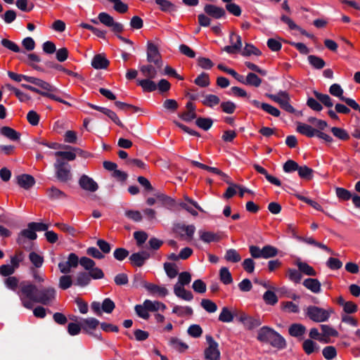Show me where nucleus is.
I'll return each instance as SVG.
<instances>
[{
    "label": "nucleus",
    "instance_id": "obj_39",
    "mask_svg": "<svg viewBox=\"0 0 360 360\" xmlns=\"http://www.w3.org/2000/svg\"><path fill=\"white\" fill-rule=\"evenodd\" d=\"M163 266L167 276L169 278H174L179 274L177 266L175 263L165 262Z\"/></svg>",
    "mask_w": 360,
    "mask_h": 360
},
{
    "label": "nucleus",
    "instance_id": "obj_2",
    "mask_svg": "<svg viewBox=\"0 0 360 360\" xmlns=\"http://www.w3.org/2000/svg\"><path fill=\"white\" fill-rule=\"evenodd\" d=\"M257 339L261 342L269 343L278 349H283L287 345L285 338L269 326H263L258 330Z\"/></svg>",
    "mask_w": 360,
    "mask_h": 360
},
{
    "label": "nucleus",
    "instance_id": "obj_26",
    "mask_svg": "<svg viewBox=\"0 0 360 360\" xmlns=\"http://www.w3.org/2000/svg\"><path fill=\"white\" fill-rule=\"evenodd\" d=\"M0 133L2 136L8 138L13 141H18L20 139V133L18 132L13 128L7 126L2 127L0 129Z\"/></svg>",
    "mask_w": 360,
    "mask_h": 360
},
{
    "label": "nucleus",
    "instance_id": "obj_6",
    "mask_svg": "<svg viewBox=\"0 0 360 360\" xmlns=\"http://www.w3.org/2000/svg\"><path fill=\"white\" fill-rule=\"evenodd\" d=\"M37 238V233L30 227V224H27V229L22 230L17 238V243L26 250L32 249V243L30 240H34Z\"/></svg>",
    "mask_w": 360,
    "mask_h": 360
},
{
    "label": "nucleus",
    "instance_id": "obj_27",
    "mask_svg": "<svg viewBox=\"0 0 360 360\" xmlns=\"http://www.w3.org/2000/svg\"><path fill=\"white\" fill-rule=\"evenodd\" d=\"M303 285L311 290L314 293H319L321 292V284L316 278H306L303 283Z\"/></svg>",
    "mask_w": 360,
    "mask_h": 360
},
{
    "label": "nucleus",
    "instance_id": "obj_17",
    "mask_svg": "<svg viewBox=\"0 0 360 360\" xmlns=\"http://www.w3.org/2000/svg\"><path fill=\"white\" fill-rule=\"evenodd\" d=\"M30 80H31L30 81L31 84H33L40 87L41 89L44 90V92H49V93L53 94L54 92L58 91V89L56 87L52 86L49 82L44 81L41 79L32 77V79Z\"/></svg>",
    "mask_w": 360,
    "mask_h": 360
},
{
    "label": "nucleus",
    "instance_id": "obj_50",
    "mask_svg": "<svg viewBox=\"0 0 360 360\" xmlns=\"http://www.w3.org/2000/svg\"><path fill=\"white\" fill-rule=\"evenodd\" d=\"M233 314L227 307H223L219 316V321L224 323H230L233 321Z\"/></svg>",
    "mask_w": 360,
    "mask_h": 360
},
{
    "label": "nucleus",
    "instance_id": "obj_31",
    "mask_svg": "<svg viewBox=\"0 0 360 360\" xmlns=\"http://www.w3.org/2000/svg\"><path fill=\"white\" fill-rule=\"evenodd\" d=\"M152 79L146 77L144 79L137 80V84L144 91L153 92L157 89V84Z\"/></svg>",
    "mask_w": 360,
    "mask_h": 360
},
{
    "label": "nucleus",
    "instance_id": "obj_36",
    "mask_svg": "<svg viewBox=\"0 0 360 360\" xmlns=\"http://www.w3.org/2000/svg\"><path fill=\"white\" fill-rule=\"evenodd\" d=\"M140 71L147 78L155 79L158 75V70L152 65H143L140 67Z\"/></svg>",
    "mask_w": 360,
    "mask_h": 360
},
{
    "label": "nucleus",
    "instance_id": "obj_62",
    "mask_svg": "<svg viewBox=\"0 0 360 360\" xmlns=\"http://www.w3.org/2000/svg\"><path fill=\"white\" fill-rule=\"evenodd\" d=\"M155 195L165 206L172 207L174 205V200L171 197L161 193H157Z\"/></svg>",
    "mask_w": 360,
    "mask_h": 360
},
{
    "label": "nucleus",
    "instance_id": "obj_20",
    "mask_svg": "<svg viewBox=\"0 0 360 360\" xmlns=\"http://www.w3.org/2000/svg\"><path fill=\"white\" fill-rule=\"evenodd\" d=\"M20 60L25 63H27L28 65H30V67H32L34 70H37V71H39V72H44V70L34 64V63H39L41 62V58L40 57L37 55L36 53H28L27 54V59L25 60L22 57H20Z\"/></svg>",
    "mask_w": 360,
    "mask_h": 360
},
{
    "label": "nucleus",
    "instance_id": "obj_45",
    "mask_svg": "<svg viewBox=\"0 0 360 360\" xmlns=\"http://www.w3.org/2000/svg\"><path fill=\"white\" fill-rule=\"evenodd\" d=\"M202 103L209 108H213L214 106L220 103V98L219 96L214 94H207L205 96Z\"/></svg>",
    "mask_w": 360,
    "mask_h": 360
},
{
    "label": "nucleus",
    "instance_id": "obj_23",
    "mask_svg": "<svg viewBox=\"0 0 360 360\" xmlns=\"http://www.w3.org/2000/svg\"><path fill=\"white\" fill-rule=\"evenodd\" d=\"M200 239L205 243H210L212 242H219L221 237L218 233L200 230L199 232Z\"/></svg>",
    "mask_w": 360,
    "mask_h": 360
},
{
    "label": "nucleus",
    "instance_id": "obj_18",
    "mask_svg": "<svg viewBox=\"0 0 360 360\" xmlns=\"http://www.w3.org/2000/svg\"><path fill=\"white\" fill-rule=\"evenodd\" d=\"M17 183L20 187L28 190L34 185L35 180L32 175L24 174L17 176Z\"/></svg>",
    "mask_w": 360,
    "mask_h": 360
},
{
    "label": "nucleus",
    "instance_id": "obj_3",
    "mask_svg": "<svg viewBox=\"0 0 360 360\" xmlns=\"http://www.w3.org/2000/svg\"><path fill=\"white\" fill-rule=\"evenodd\" d=\"M203 10L205 13H200L198 15V24L201 27H209L211 24V18L219 20L224 18L226 15L224 8L214 4H205Z\"/></svg>",
    "mask_w": 360,
    "mask_h": 360
},
{
    "label": "nucleus",
    "instance_id": "obj_19",
    "mask_svg": "<svg viewBox=\"0 0 360 360\" xmlns=\"http://www.w3.org/2000/svg\"><path fill=\"white\" fill-rule=\"evenodd\" d=\"M110 61L102 54H96L91 60V65L96 70L106 69Z\"/></svg>",
    "mask_w": 360,
    "mask_h": 360
},
{
    "label": "nucleus",
    "instance_id": "obj_44",
    "mask_svg": "<svg viewBox=\"0 0 360 360\" xmlns=\"http://www.w3.org/2000/svg\"><path fill=\"white\" fill-rule=\"evenodd\" d=\"M262 84V79L253 72H249L245 77V85L258 87Z\"/></svg>",
    "mask_w": 360,
    "mask_h": 360
},
{
    "label": "nucleus",
    "instance_id": "obj_1",
    "mask_svg": "<svg viewBox=\"0 0 360 360\" xmlns=\"http://www.w3.org/2000/svg\"><path fill=\"white\" fill-rule=\"evenodd\" d=\"M21 291L27 298L34 302L48 305L56 299V292L54 288H38L30 281L21 282Z\"/></svg>",
    "mask_w": 360,
    "mask_h": 360
},
{
    "label": "nucleus",
    "instance_id": "obj_10",
    "mask_svg": "<svg viewBox=\"0 0 360 360\" xmlns=\"http://www.w3.org/2000/svg\"><path fill=\"white\" fill-rule=\"evenodd\" d=\"M79 263V259L75 253H70L68 257L66 262H61L58 263V268L61 273L67 274L70 273L71 268H76Z\"/></svg>",
    "mask_w": 360,
    "mask_h": 360
},
{
    "label": "nucleus",
    "instance_id": "obj_41",
    "mask_svg": "<svg viewBox=\"0 0 360 360\" xmlns=\"http://www.w3.org/2000/svg\"><path fill=\"white\" fill-rule=\"evenodd\" d=\"M150 283L146 282L141 273L134 275L132 279V287L135 288H144L147 290V285Z\"/></svg>",
    "mask_w": 360,
    "mask_h": 360
},
{
    "label": "nucleus",
    "instance_id": "obj_46",
    "mask_svg": "<svg viewBox=\"0 0 360 360\" xmlns=\"http://www.w3.org/2000/svg\"><path fill=\"white\" fill-rule=\"evenodd\" d=\"M278 254V250L272 245H266L262 248V258L269 259L276 257Z\"/></svg>",
    "mask_w": 360,
    "mask_h": 360
},
{
    "label": "nucleus",
    "instance_id": "obj_14",
    "mask_svg": "<svg viewBox=\"0 0 360 360\" xmlns=\"http://www.w3.org/2000/svg\"><path fill=\"white\" fill-rule=\"evenodd\" d=\"M250 102L257 108H261L266 112L274 116L279 117L281 115L280 110L274 107L273 105L266 103H260L257 100H250Z\"/></svg>",
    "mask_w": 360,
    "mask_h": 360
},
{
    "label": "nucleus",
    "instance_id": "obj_56",
    "mask_svg": "<svg viewBox=\"0 0 360 360\" xmlns=\"http://www.w3.org/2000/svg\"><path fill=\"white\" fill-rule=\"evenodd\" d=\"M200 305L208 313H214L217 310V304L208 299H202Z\"/></svg>",
    "mask_w": 360,
    "mask_h": 360
},
{
    "label": "nucleus",
    "instance_id": "obj_58",
    "mask_svg": "<svg viewBox=\"0 0 360 360\" xmlns=\"http://www.w3.org/2000/svg\"><path fill=\"white\" fill-rule=\"evenodd\" d=\"M115 308V302L109 297L105 298L101 304L103 312L110 314Z\"/></svg>",
    "mask_w": 360,
    "mask_h": 360
},
{
    "label": "nucleus",
    "instance_id": "obj_11",
    "mask_svg": "<svg viewBox=\"0 0 360 360\" xmlns=\"http://www.w3.org/2000/svg\"><path fill=\"white\" fill-rule=\"evenodd\" d=\"M150 255L146 250H141L137 252L132 253L129 257V260L131 266L135 267L143 266L147 260L150 258Z\"/></svg>",
    "mask_w": 360,
    "mask_h": 360
},
{
    "label": "nucleus",
    "instance_id": "obj_57",
    "mask_svg": "<svg viewBox=\"0 0 360 360\" xmlns=\"http://www.w3.org/2000/svg\"><path fill=\"white\" fill-rule=\"evenodd\" d=\"M225 259L228 262L236 263L240 261L241 257L235 249H229L226 251Z\"/></svg>",
    "mask_w": 360,
    "mask_h": 360
},
{
    "label": "nucleus",
    "instance_id": "obj_15",
    "mask_svg": "<svg viewBox=\"0 0 360 360\" xmlns=\"http://www.w3.org/2000/svg\"><path fill=\"white\" fill-rule=\"evenodd\" d=\"M297 131L309 138L316 136L319 129L313 128L311 125L298 122L297 123Z\"/></svg>",
    "mask_w": 360,
    "mask_h": 360
},
{
    "label": "nucleus",
    "instance_id": "obj_22",
    "mask_svg": "<svg viewBox=\"0 0 360 360\" xmlns=\"http://www.w3.org/2000/svg\"><path fill=\"white\" fill-rule=\"evenodd\" d=\"M253 167L258 173L263 174L265 176L266 179L271 184L277 186H281V181L278 178L269 174L266 169H265L262 166L255 163L253 165Z\"/></svg>",
    "mask_w": 360,
    "mask_h": 360
},
{
    "label": "nucleus",
    "instance_id": "obj_12",
    "mask_svg": "<svg viewBox=\"0 0 360 360\" xmlns=\"http://www.w3.org/2000/svg\"><path fill=\"white\" fill-rule=\"evenodd\" d=\"M78 184L82 189L91 193L96 192L98 189V184L86 174H82L80 176Z\"/></svg>",
    "mask_w": 360,
    "mask_h": 360
},
{
    "label": "nucleus",
    "instance_id": "obj_60",
    "mask_svg": "<svg viewBox=\"0 0 360 360\" xmlns=\"http://www.w3.org/2000/svg\"><path fill=\"white\" fill-rule=\"evenodd\" d=\"M323 357L326 360H332L337 356V350L334 346H326L322 350Z\"/></svg>",
    "mask_w": 360,
    "mask_h": 360
},
{
    "label": "nucleus",
    "instance_id": "obj_28",
    "mask_svg": "<svg viewBox=\"0 0 360 360\" xmlns=\"http://www.w3.org/2000/svg\"><path fill=\"white\" fill-rule=\"evenodd\" d=\"M306 330V327L302 323H292L288 328L290 335L297 338L302 337Z\"/></svg>",
    "mask_w": 360,
    "mask_h": 360
},
{
    "label": "nucleus",
    "instance_id": "obj_47",
    "mask_svg": "<svg viewBox=\"0 0 360 360\" xmlns=\"http://www.w3.org/2000/svg\"><path fill=\"white\" fill-rule=\"evenodd\" d=\"M220 281L225 285L231 284L233 282V278L227 267H221L219 271Z\"/></svg>",
    "mask_w": 360,
    "mask_h": 360
},
{
    "label": "nucleus",
    "instance_id": "obj_4",
    "mask_svg": "<svg viewBox=\"0 0 360 360\" xmlns=\"http://www.w3.org/2000/svg\"><path fill=\"white\" fill-rule=\"evenodd\" d=\"M56 177L62 183H66L72 179L71 166L63 160L57 159L53 165Z\"/></svg>",
    "mask_w": 360,
    "mask_h": 360
},
{
    "label": "nucleus",
    "instance_id": "obj_40",
    "mask_svg": "<svg viewBox=\"0 0 360 360\" xmlns=\"http://www.w3.org/2000/svg\"><path fill=\"white\" fill-rule=\"evenodd\" d=\"M169 345L179 352H182L188 348V346L181 342L179 338L172 337L169 341Z\"/></svg>",
    "mask_w": 360,
    "mask_h": 360
},
{
    "label": "nucleus",
    "instance_id": "obj_34",
    "mask_svg": "<svg viewBox=\"0 0 360 360\" xmlns=\"http://www.w3.org/2000/svg\"><path fill=\"white\" fill-rule=\"evenodd\" d=\"M314 171L307 165L300 166L297 170L299 176L306 181H309L314 177Z\"/></svg>",
    "mask_w": 360,
    "mask_h": 360
},
{
    "label": "nucleus",
    "instance_id": "obj_43",
    "mask_svg": "<svg viewBox=\"0 0 360 360\" xmlns=\"http://www.w3.org/2000/svg\"><path fill=\"white\" fill-rule=\"evenodd\" d=\"M242 55L246 57L251 55L259 56L262 55V51L253 44L247 43L243 49Z\"/></svg>",
    "mask_w": 360,
    "mask_h": 360
},
{
    "label": "nucleus",
    "instance_id": "obj_29",
    "mask_svg": "<svg viewBox=\"0 0 360 360\" xmlns=\"http://www.w3.org/2000/svg\"><path fill=\"white\" fill-rule=\"evenodd\" d=\"M155 1L162 12L172 13L177 11L176 6L169 0H155Z\"/></svg>",
    "mask_w": 360,
    "mask_h": 360
},
{
    "label": "nucleus",
    "instance_id": "obj_53",
    "mask_svg": "<svg viewBox=\"0 0 360 360\" xmlns=\"http://www.w3.org/2000/svg\"><path fill=\"white\" fill-rule=\"evenodd\" d=\"M1 44L4 48H6L8 50H10L14 53L21 52V49H20V46L14 41H12L8 39H2L1 40Z\"/></svg>",
    "mask_w": 360,
    "mask_h": 360
},
{
    "label": "nucleus",
    "instance_id": "obj_25",
    "mask_svg": "<svg viewBox=\"0 0 360 360\" xmlns=\"http://www.w3.org/2000/svg\"><path fill=\"white\" fill-rule=\"evenodd\" d=\"M91 281V277L88 272L79 271L77 273L74 285L79 287L87 286Z\"/></svg>",
    "mask_w": 360,
    "mask_h": 360
},
{
    "label": "nucleus",
    "instance_id": "obj_5",
    "mask_svg": "<svg viewBox=\"0 0 360 360\" xmlns=\"http://www.w3.org/2000/svg\"><path fill=\"white\" fill-rule=\"evenodd\" d=\"M333 310H326L316 306H309L306 309V316L314 322H324L329 318Z\"/></svg>",
    "mask_w": 360,
    "mask_h": 360
},
{
    "label": "nucleus",
    "instance_id": "obj_13",
    "mask_svg": "<svg viewBox=\"0 0 360 360\" xmlns=\"http://www.w3.org/2000/svg\"><path fill=\"white\" fill-rule=\"evenodd\" d=\"M233 37H236V41L231 46H226L223 48L222 51H226L229 54H234L240 51L242 47V39L238 34H236L234 32L230 34V41L233 44Z\"/></svg>",
    "mask_w": 360,
    "mask_h": 360
},
{
    "label": "nucleus",
    "instance_id": "obj_48",
    "mask_svg": "<svg viewBox=\"0 0 360 360\" xmlns=\"http://www.w3.org/2000/svg\"><path fill=\"white\" fill-rule=\"evenodd\" d=\"M46 194L51 200H57L66 197V195L63 191L54 186L47 189Z\"/></svg>",
    "mask_w": 360,
    "mask_h": 360
},
{
    "label": "nucleus",
    "instance_id": "obj_37",
    "mask_svg": "<svg viewBox=\"0 0 360 360\" xmlns=\"http://www.w3.org/2000/svg\"><path fill=\"white\" fill-rule=\"evenodd\" d=\"M307 58L309 63L315 69L321 70L326 65L324 60L317 56L309 55Z\"/></svg>",
    "mask_w": 360,
    "mask_h": 360
},
{
    "label": "nucleus",
    "instance_id": "obj_63",
    "mask_svg": "<svg viewBox=\"0 0 360 360\" xmlns=\"http://www.w3.org/2000/svg\"><path fill=\"white\" fill-rule=\"evenodd\" d=\"M100 22L110 27L115 21L113 18L105 12H101L98 15Z\"/></svg>",
    "mask_w": 360,
    "mask_h": 360
},
{
    "label": "nucleus",
    "instance_id": "obj_21",
    "mask_svg": "<svg viewBox=\"0 0 360 360\" xmlns=\"http://www.w3.org/2000/svg\"><path fill=\"white\" fill-rule=\"evenodd\" d=\"M174 293L176 297L186 301H191L193 299V293L186 290L184 287L180 286L176 283L174 286Z\"/></svg>",
    "mask_w": 360,
    "mask_h": 360
},
{
    "label": "nucleus",
    "instance_id": "obj_7",
    "mask_svg": "<svg viewBox=\"0 0 360 360\" xmlns=\"http://www.w3.org/2000/svg\"><path fill=\"white\" fill-rule=\"evenodd\" d=\"M269 98L279 104L280 107L290 113H294L295 110L290 103L288 94L284 91H280L277 94H266Z\"/></svg>",
    "mask_w": 360,
    "mask_h": 360
},
{
    "label": "nucleus",
    "instance_id": "obj_33",
    "mask_svg": "<svg viewBox=\"0 0 360 360\" xmlns=\"http://www.w3.org/2000/svg\"><path fill=\"white\" fill-rule=\"evenodd\" d=\"M143 305L149 310V311H157L158 310L165 311L167 308L166 305L159 301L152 302L150 300H146Z\"/></svg>",
    "mask_w": 360,
    "mask_h": 360
},
{
    "label": "nucleus",
    "instance_id": "obj_42",
    "mask_svg": "<svg viewBox=\"0 0 360 360\" xmlns=\"http://www.w3.org/2000/svg\"><path fill=\"white\" fill-rule=\"evenodd\" d=\"M195 124L200 129L207 131L210 129L212 124H213V120L210 117H200L196 119L195 120Z\"/></svg>",
    "mask_w": 360,
    "mask_h": 360
},
{
    "label": "nucleus",
    "instance_id": "obj_35",
    "mask_svg": "<svg viewBox=\"0 0 360 360\" xmlns=\"http://www.w3.org/2000/svg\"><path fill=\"white\" fill-rule=\"evenodd\" d=\"M314 95L321 105L323 104L326 108H331L333 106L334 103L333 100L328 94H324L317 91H314Z\"/></svg>",
    "mask_w": 360,
    "mask_h": 360
},
{
    "label": "nucleus",
    "instance_id": "obj_9",
    "mask_svg": "<svg viewBox=\"0 0 360 360\" xmlns=\"http://www.w3.org/2000/svg\"><path fill=\"white\" fill-rule=\"evenodd\" d=\"M147 61L154 63L157 68H160L162 66V60L159 49L155 44L150 41H148L147 44Z\"/></svg>",
    "mask_w": 360,
    "mask_h": 360
},
{
    "label": "nucleus",
    "instance_id": "obj_61",
    "mask_svg": "<svg viewBox=\"0 0 360 360\" xmlns=\"http://www.w3.org/2000/svg\"><path fill=\"white\" fill-rule=\"evenodd\" d=\"M335 193L337 197L342 200H349L353 195L349 191L341 187L335 188Z\"/></svg>",
    "mask_w": 360,
    "mask_h": 360
},
{
    "label": "nucleus",
    "instance_id": "obj_49",
    "mask_svg": "<svg viewBox=\"0 0 360 360\" xmlns=\"http://www.w3.org/2000/svg\"><path fill=\"white\" fill-rule=\"evenodd\" d=\"M194 83L200 87L208 86L210 84L209 75L206 72H202L195 79Z\"/></svg>",
    "mask_w": 360,
    "mask_h": 360
},
{
    "label": "nucleus",
    "instance_id": "obj_59",
    "mask_svg": "<svg viewBox=\"0 0 360 360\" xmlns=\"http://www.w3.org/2000/svg\"><path fill=\"white\" fill-rule=\"evenodd\" d=\"M74 284L72 278L69 275H63L59 278V288L62 290H67Z\"/></svg>",
    "mask_w": 360,
    "mask_h": 360
},
{
    "label": "nucleus",
    "instance_id": "obj_54",
    "mask_svg": "<svg viewBox=\"0 0 360 360\" xmlns=\"http://www.w3.org/2000/svg\"><path fill=\"white\" fill-rule=\"evenodd\" d=\"M29 259L35 268H40L44 263V257L35 252H31Z\"/></svg>",
    "mask_w": 360,
    "mask_h": 360
},
{
    "label": "nucleus",
    "instance_id": "obj_51",
    "mask_svg": "<svg viewBox=\"0 0 360 360\" xmlns=\"http://www.w3.org/2000/svg\"><path fill=\"white\" fill-rule=\"evenodd\" d=\"M263 300L266 304L274 306L278 301V297L274 292L271 290H267L263 295Z\"/></svg>",
    "mask_w": 360,
    "mask_h": 360
},
{
    "label": "nucleus",
    "instance_id": "obj_16",
    "mask_svg": "<svg viewBox=\"0 0 360 360\" xmlns=\"http://www.w3.org/2000/svg\"><path fill=\"white\" fill-rule=\"evenodd\" d=\"M98 325L101 326L99 321L93 317L84 319L82 321V330L86 334H91V331L96 330Z\"/></svg>",
    "mask_w": 360,
    "mask_h": 360
},
{
    "label": "nucleus",
    "instance_id": "obj_64",
    "mask_svg": "<svg viewBox=\"0 0 360 360\" xmlns=\"http://www.w3.org/2000/svg\"><path fill=\"white\" fill-rule=\"evenodd\" d=\"M220 108L224 112L227 114H233L236 109V105L231 101H227L221 102L220 104Z\"/></svg>",
    "mask_w": 360,
    "mask_h": 360
},
{
    "label": "nucleus",
    "instance_id": "obj_52",
    "mask_svg": "<svg viewBox=\"0 0 360 360\" xmlns=\"http://www.w3.org/2000/svg\"><path fill=\"white\" fill-rule=\"evenodd\" d=\"M331 132L338 139L342 141H347L349 139V135L347 131L340 127H333L331 128Z\"/></svg>",
    "mask_w": 360,
    "mask_h": 360
},
{
    "label": "nucleus",
    "instance_id": "obj_30",
    "mask_svg": "<svg viewBox=\"0 0 360 360\" xmlns=\"http://www.w3.org/2000/svg\"><path fill=\"white\" fill-rule=\"evenodd\" d=\"M191 163L193 166L199 167V168H200L202 169H205V170L211 172H212L214 174H218V175L221 176V177L228 178V175L224 173L223 172H221V170H219L217 167H210V166H207L206 165H204V164L200 163V162H199L198 161H195V160H191Z\"/></svg>",
    "mask_w": 360,
    "mask_h": 360
},
{
    "label": "nucleus",
    "instance_id": "obj_55",
    "mask_svg": "<svg viewBox=\"0 0 360 360\" xmlns=\"http://www.w3.org/2000/svg\"><path fill=\"white\" fill-rule=\"evenodd\" d=\"M300 165L293 160H287L283 165V170L285 173H292L297 172Z\"/></svg>",
    "mask_w": 360,
    "mask_h": 360
},
{
    "label": "nucleus",
    "instance_id": "obj_38",
    "mask_svg": "<svg viewBox=\"0 0 360 360\" xmlns=\"http://www.w3.org/2000/svg\"><path fill=\"white\" fill-rule=\"evenodd\" d=\"M147 290L153 294H158L160 297H165L168 294V290L165 287L153 283L147 285Z\"/></svg>",
    "mask_w": 360,
    "mask_h": 360
},
{
    "label": "nucleus",
    "instance_id": "obj_32",
    "mask_svg": "<svg viewBox=\"0 0 360 360\" xmlns=\"http://www.w3.org/2000/svg\"><path fill=\"white\" fill-rule=\"evenodd\" d=\"M296 265L301 274L311 276H315L316 275V271L314 268L306 262L297 260L296 262Z\"/></svg>",
    "mask_w": 360,
    "mask_h": 360
},
{
    "label": "nucleus",
    "instance_id": "obj_8",
    "mask_svg": "<svg viewBox=\"0 0 360 360\" xmlns=\"http://www.w3.org/2000/svg\"><path fill=\"white\" fill-rule=\"evenodd\" d=\"M205 338L208 347L204 351L205 359L206 360H220V351L218 348L219 344L210 335H207Z\"/></svg>",
    "mask_w": 360,
    "mask_h": 360
},
{
    "label": "nucleus",
    "instance_id": "obj_24",
    "mask_svg": "<svg viewBox=\"0 0 360 360\" xmlns=\"http://www.w3.org/2000/svg\"><path fill=\"white\" fill-rule=\"evenodd\" d=\"M329 93L335 97L339 98V99L348 105L347 100H353L351 98H347L343 96L344 91L341 86L338 84H333L329 87Z\"/></svg>",
    "mask_w": 360,
    "mask_h": 360
}]
</instances>
